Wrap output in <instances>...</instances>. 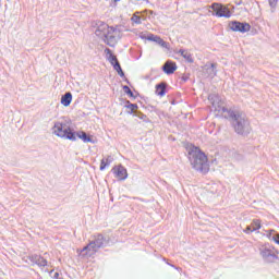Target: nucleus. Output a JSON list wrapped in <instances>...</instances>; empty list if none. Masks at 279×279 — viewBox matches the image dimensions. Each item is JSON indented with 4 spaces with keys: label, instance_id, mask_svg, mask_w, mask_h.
Returning <instances> with one entry per match:
<instances>
[{
    "label": "nucleus",
    "instance_id": "nucleus-11",
    "mask_svg": "<svg viewBox=\"0 0 279 279\" xmlns=\"http://www.w3.org/2000/svg\"><path fill=\"white\" fill-rule=\"evenodd\" d=\"M109 25L106 23H100L98 28L96 29V35H98L100 38H104L109 29Z\"/></svg>",
    "mask_w": 279,
    "mask_h": 279
},
{
    "label": "nucleus",
    "instance_id": "nucleus-16",
    "mask_svg": "<svg viewBox=\"0 0 279 279\" xmlns=\"http://www.w3.org/2000/svg\"><path fill=\"white\" fill-rule=\"evenodd\" d=\"M111 162H112V156L102 158L100 161V171H104V169H106V167L110 166Z\"/></svg>",
    "mask_w": 279,
    "mask_h": 279
},
{
    "label": "nucleus",
    "instance_id": "nucleus-6",
    "mask_svg": "<svg viewBox=\"0 0 279 279\" xmlns=\"http://www.w3.org/2000/svg\"><path fill=\"white\" fill-rule=\"evenodd\" d=\"M111 171H112L114 178L117 180H119L120 182H123V180H128V169H125V167L118 165V166H114L111 169Z\"/></svg>",
    "mask_w": 279,
    "mask_h": 279
},
{
    "label": "nucleus",
    "instance_id": "nucleus-10",
    "mask_svg": "<svg viewBox=\"0 0 279 279\" xmlns=\"http://www.w3.org/2000/svg\"><path fill=\"white\" fill-rule=\"evenodd\" d=\"M162 70L167 75H173V73L178 71V64H175V62L173 61H166V63L162 66Z\"/></svg>",
    "mask_w": 279,
    "mask_h": 279
},
{
    "label": "nucleus",
    "instance_id": "nucleus-15",
    "mask_svg": "<svg viewBox=\"0 0 279 279\" xmlns=\"http://www.w3.org/2000/svg\"><path fill=\"white\" fill-rule=\"evenodd\" d=\"M76 136H78L83 143H93V138L84 131L76 133Z\"/></svg>",
    "mask_w": 279,
    "mask_h": 279
},
{
    "label": "nucleus",
    "instance_id": "nucleus-27",
    "mask_svg": "<svg viewBox=\"0 0 279 279\" xmlns=\"http://www.w3.org/2000/svg\"><path fill=\"white\" fill-rule=\"evenodd\" d=\"M114 1V3H118V1H121V0H113Z\"/></svg>",
    "mask_w": 279,
    "mask_h": 279
},
{
    "label": "nucleus",
    "instance_id": "nucleus-24",
    "mask_svg": "<svg viewBox=\"0 0 279 279\" xmlns=\"http://www.w3.org/2000/svg\"><path fill=\"white\" fill-rule=\"evenodd\" d=\"M268 3L271 8H276V5H278V0H268Z\"/></svg>",
    "mask_w": 279,
    "mask_h": 279
},
{
    "label": "nucleus",
    "instance_id": "nucleus-9",
    "mask_svg": "<svg viewBox=\"0 0 279 279\" xmlns=\"http://www.w3.org/2000/svg\"><path fill=\"white\" fill-rule=\"evenodd\" d=\"M229 114L233 121H236V124L234 125L235 132H238V134H241L243 132V124L239 122V119H241V113L229 111Z\"/></svg>",
    "mask_w": 279,
    "mask_h": 279
},
{
    "label": "nucleus",
    "instance_id": "nucleus-22",
    "mask_svg": "<svg viewBox=\"0 0 279 279\" xmlns=\"http://www.w3.org/2000/svg\"><path fill=\"white\" fill-rule=\"evenodd\" d=\"M37 265H38L39 267H47V259H45L44 257H39V258L37 259Z\"/></svg>",
    "mask_w": 279,
    "mask_h": 279
},
{
    "label": "nucleus",
    "instance_id": "nucleus-18",
    "mask_svg": "<svg viewBox=\"0 0 279 279\" xmlns=\"http://www.w3.org/2000/svg\"><path fill=\"white\" fill-rule=\"evenodd\" d=\"M140 14H141V12H135L132 15L131 22L133 23V25H141V23H143Z\"/></svg>",
    "mask_w": 279,
    "mask_h": 279
},
{
    "label": "nucleus",
    "instance_id": "nucleus-25",
    "mask_svg": "<svg viewBox=\"0 0 279 279\" xmlns=\"http://www.w3.org/2000/svg\"><path fill=\"white\" fill-rule=\"evenodd\" d=\"M272 241L279 245V233L272 238Z\"/></svg>",
    "mask_w": 279,
    "mask_h": 279
},
{
    "label": "nucleus",
    "instance_id": "nucleus-5",
    "mask_svg": "<svg viewBox=\"0 0 279 279\" xmlns=\"http://www.w3.org/2000/svg\"><path fill=\"white\" fill-rule=\"evenodd\" d=\"M99 247H101V244L98 242H90L87 246L83 247V250H77V253L82 254L85 252V256H94V254L99 252Z\"/></svg>",
    "mask_w": 279,
    "mask_h": 279
},
{
    "label": "nucleus",
    "instance_id": "nucleus-1",
    "mask_svg": "<svg viewBox=\"0 0 279 279\" xmlns=\"http://www.w3.org/2000/svg\"><path fill=\"white\" fill-rule=\"evenodd\" d=\"M190 162L196 171L201 173H208L210 165H208V156L199 147L190 146L189 148Z\"/></svg>",
    "mask_w": 279,
    "mask_h": 279
},
{
    "label": "nucleus",
    "instance_id": "nucleus-12",
    "mask_svg": "<svg viewBox=\"0 0 279 279\" xmlns=\"http://www.w3.org/2000/svg\"><path fill=\"white\" fill-rule=\"evenodd\" d=\"M105 53H107V60L110 62L111 66L119 63L117 56L112 53V50H110V48L105 49Z\"/></svg>",
    "mask_w": 279,
    "mask_h": 279
},
{
    "label": "nucleus",
    "instance_id": "nucleus-26",
    "mask_svg": "<svg viewBox=\"0 0 279 279\" xmlns=\"http://www.w3.org/2000/svg\"><path fill=\"white\" fill-rule=\"evenodd\" d=\"M244 232H245L246 234H250V232H254V231H252V226L246 227V229L244 230Z\"/></svg>",
    "mask_w": 279,
    "mask_h": 279
},
{
    "label": "nucleus",
    "instance_id": "nucleus-28",
    "mask_svg": "<svg viewBox=\"0 0 279 279\" xmlns=\"http://www.w3.org/2000/svg\"><path fill=\"white\" fill-rule=\"evenodd\" d=\"M211 68H215V64H211Z\"/></svg>",
    "mask_w": 279,
    "mask_h": 279
},
{
    "label": "nucleus",
    "instance_id": "nucleus-2",
    "mask_svg": "<svg viewBox=\"0 0 279 279\" xmlns=\"http://www.w3.org/2000/svg\"><path fill=\"white\" fill-rule=\"evenodd\" d=\"M52 132L59 138H66L68 141H75V133L66 122H54Z\"/></svg>",
    "mask_w": 279,
    "mask_h": 279
},
{
    "label": "nucleus",
    "instance_id": "nucleus-20",
    "mask_svg": "<svg viewBox=\"0 0 279 279\" xmlns=\"http://www.w3.org/2000/svg\"><path fill=\"white\" fill-rule=\"evenodd\" d=\"M112 66H113L114 71H117L118 75H120V77L125 76V73L123 72V69H121V64L119 62L114 63Z\"/></svg>",
    "mask_w": 279,
    "mask_h": 279
},
{
    "label": "nucleus",
    "instance_id": "nucleus-7",
    "mask_svg": "<svg viewBox=\"0 0 279 279\" xmlns=\"http://www.w3.org/2000/svg\"><path fill=\"white\" fill-rule=\"evenodd\" d=\"M117 29L114 27L109 26L106 35L104 36L105 43L109 45V47H114V43H117L116 34Z\"/></svg>",
    "mask_w": 279,
    "mask_h": 279
},
{
    "label": "nucleus",
    "instance_id": "nucleus-19",
    "mask_svg": "<svg viewBox=\"0 0 279 279\" xmlns=\"http://www.w3.org/2000/svg\"><path fill=\"white\" fill-rule=\"evenodd\" d=\"M179 53L187 61V62H193V56L189 53L186 50H180Z\"/></svg>",
    "mask_w": 279,
    "mask_h": 279
},
{
    "label": "nucleus",
    "instance_id": "nucleus-17",
    "mask_svg": "<svg viewBox=\"0 0 279 279\" xmlns=\"http://www.w3.org/2000/svg\"><path fill=\"white\" fill-rule=\"evenodd\" d=\"M252 232H256V230H260L263 228L260 219H254L251 222Z\"/></svg>",
    "mask_w": 279,
    "mask_h": 279
},
{
    "label": "nucleus",
    "instance_id": "nucleus-13",
    "mask_svg": "<svg viewBox=\"0 0 279 279\" xmlns=\"http://www.w3.org/2000/svg\"><path fill=\"white\" fill-rule=\"evenodd\" d=\"M71 101H73V95L71 93H66L61 97V104L65 108H69V106H71Z\"/></svg>",
    "mask_w": 279,
    "mask_h": 279
},
{
    "label": "nucleus",
    "instance_id": "nucleus-14",
    "mask_svg": "<svg viewBox=\"0 0 279 279\" xmlns=\"http://www.w3.org/2000/svg\"><path fill=\"white\" fill-rule=\"evenodd\" d=\"M166 93H167V85L165 83H160L156 85V95H158L159 97H165Z\"/></svg>",
    "mask_w": 279,
    "mask_h": 279
},
{
    "label": "nucleus",
    "instance_id": "nucleus-21",
    "mask_svg": "<svg viewBox=\"0 0 279 279\" xmlns=\"http://www.w3.org/2000/svg\"><path fill=\"white\" fill-rule=\"evenodd\" d=\"M126 109L130 110L129 112L132 114L138 110V105L128 101Z\"/></svg>",
    "mask_w": 279,
    "mask_h": 279
},
{
    "label": "nucleus",
    "instance_id": "nucleus-3",
    "mask_svg": "<svg viewBox=\"0 0 279 279\" xmlns=\"http://www.w3.org/2000/svg\"><path fill=\"white\" fill-rule=\"evenodd\" d=\"M210 9L215 12V15L218 16V19H230V16H232L230 8L221 3L214 2L210 5Z\"/></svg>",
    "mask_w": 279,
    "mask_h": 279
},
{
    "label": "nucleus",
    "instance_id": "nucleus-23",
    "mask_svg": "<svg viewBox=\"0 0 279 279\" xmlns=\"http://www.w3.org/2000/svg\"><path fill=\"white\" fill-rule=\"evenodd\" d=\"M123 90L126 95H129V97H134V93L132 92V89H130L128 85L123 86Z\"/></svg>",
    "mask_w": 279,
    "mask_h": 279
},
{
    "label": "nucleus",
    "instance_id": "nucleus-4",
    "mask_svg": "<svg viewBox=\"0 0 279 279\" xmlns=\"http://www.w3.org/2000/svg\"><path fill=\"white\" fill-rule=\"evenodd\" d=\"M229 27L232 32H241V34H245L252 29V26L248 23H241L236 21L230 22Z\"/></svg>",
    "mask_w": 279,
    "mask_h": 279
},
{
    "label": "nucleus",
    "instance_id": "nucleus-8",
    "mask_svg": "<svg viewBox=\"0 0 279 279\" xmlns=\"http://www.w3.org/2000/svg\"><path fill=\"white\" fill-rule=\"evenodd\" d=\"M146 40H149L150 43H157V45H160V47H163V49H169V44H167V41H165L158 35L149 34L147 35Z\"/></svg>",
    "mask_w": 279,
    "mask_h": 279
}]
</instances>
